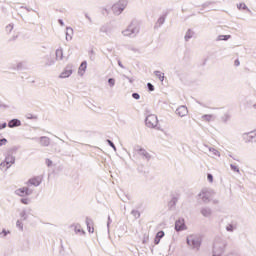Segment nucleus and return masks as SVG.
Instances as JSON below:
<instances>
[{
    "label": "nucleus",
    "mask_w": 256,
    "mask_h": 256,
    "mask_svg": "<svg viewBox=\"0 0 256 256\" xmlns=\"http://www.w3.org/2000/svg\"><path fill=\"white\" fill-rule=\"evenodd\" d=\"M208 149V156L211 157V159H219L221 157V152L217 148L213 147H207Z\"/></svg>",
    "instance_id": "1a4fd4ad"
},
{
    "label": "nucleus",
    "mask_w": 256,
    "mask_h": 256,
    "mask_svg": "<svg viewBox=\"0 0 256 256\" xmlns=\"http://www.w3.org/2000/svg\"><path fill=\"white\" fill-rule=\"evenodd\" d=\"M5 127H7V123L4 122V123L0 124V130L5 129Z\"/></svg>",
    "instance_id": "37998d69"
},
{
    "label": "nucleus",
    "mask_w": 256,
    "mask_h": 256,
    "mask_svg": "<svg viewBox=\"0 0 256 256\" xmlns=\"http://www.w3.org/2000/svg\"><path fill=\"white\" fill-rule=\"evenodd\" d=\"M70 75H73V64H68L58 77L59 79H69Z\"/></svg>",
    "instance_id": "0eeeda50"
},
{
    "label": "nucleus",
    "mask_w": 256,
    "mask_h": 256,
    "mask_svg": "<svg viewBox=\"0 0 256 256\" xmlns=\"http://www.w3.org/2000/svg\"><path fill=\"white\" fill-rule=\"evenodd\" d=\"M186 243L191 249H199L201 247V238L196 234H190L186 238Z\"/></svg>",
    "instance_id": "f03ea898"
},
{
    "label": "nucleus",
    "mask_w": 256,
    "mask_h": 256,
    "mask_svg": "<svg viewBox=\"0 0 256 256\" xmlns=\"http://www.w3.org/2000/svg\"><path fill=\"white\" fill-rule=\"evenodd\" d=\"M111 223V217H108V225Z\"/></svg>",
    "instance_id": "8fccbe9b"
},
{
    "label": "nucleus",
    "mask_w": 256,
    "mask_h": 256,
    "mask_svg": "<svg viewBox=\"0 0 256 256\" xmlns=\"http://www.w3.org/2000/svg\"><path fill=\"white\" fill-rule=\"evenodd\" d=\"M115 83H116V81H115L114 78H109V79H108V85H109V87H110L111 89H113V87H115Z\"/></svg>",
    "instance_id": "c756f323"
},
{
    "label": "nucleus",
    "mask_w": 256,
    "mask_h": 256,
    "mask_svg": "<svg viewBox=\"0 0 256 256\" xmlns=\"http://www.w3.org/2000/svg\"><path fill=\"white\" fill-rule=\"evenodd\" d=\"M87 71V61H84L80 64L79 68H78V75L80 77H83V75H85V72Z\"/></svg>",
    "instance_id": "2eb2a0df"
},
{
    "label": "nucleus",
    "mask_w": 256,
    "mask_h": 256,
    "mask_svg": "<svg viewBox=\"0 0 256 256\" xmlns=\"http://www.w3.org/2000/svg\"><path fill=\"white\" fill-rule=\"evenodd\" d=\"M193 35H195L193 30H188L184 36L185 41H189V39H193Z\"/></svg>",
    "instance_id": "b1692460"
},
{
    "label": "nucleus",
    "mask_w": 256,
    "mask_h": 256,
    "mask_svg": "<svg viewBox=\"0 0 256 256\" xmlns=\"http://www.w3.org/2000/svg\"><path fill=\"white\" fill-rule=\"evenodd\" d=\"M16 195H18L19 197H27L29 195H31V193H33L31 190H29V188L27 187H22L19 188L15 191Z\"/></svg>",
    "instance_id": "9b49d317"
},
{
    "label": "nucleus",
    "mask_w": 256,
    "mask_h": 256,
    "mask_svg": "<svg viewBox=\"0 0 256 256\" xmlns=\"http://www.w3.org/2000/svg\"><path fill=\"white\" fill-rule=\"evenodd\" d=\"M3 145H7V139L5 138L0 139V147H3Z\"/></svg>",
    "instance_id": "c9c22d12"
},
{
    "label": "nucleus",
    "mask_w": 256,
    "mask_h": 256,
    "mask_svg": "<svg viewBox=\"0 0 256 256\" xmlns=\"http://www.w3.org/2000/svg\"><path fill=\"white\" fill-rule=\"evenodd\" d=\"M146 126L150 129H155L157 125H159V119L157 118V115L150 114L146 117Z\"/></svg>",
    "instance_id": "423d86ee"
},
{
    "label": "nucleus",
    "mask_w": 256,
    "mask_h": 256,
    "mask_svg": "<svg viewBox=\"0 0 256 256\" xmlns=\"http://www.w3.org/2000/svg\"><path fill=\"white\" fill-rule=\"evenodd\" d=\"M231 39V35H219L217 37V41H229Z\"/></svg>",
    "instance_id": "393cba45"
},
{
    "label": "nucleus",
    "mask_w": 256,
    "mask_h": 256,
    "mask_svg": "<svg viewBox=\"0 0 256 256\" xmlns=\"http://www.w3.org/2000/svg\"><path fill=\"white\" fill-rule=\"evenodd\" d=\"M14 27L15 26L13 25V23L6 25V27H5L6 33H11V31H13Z\"/></svg>",
    "instance_id": "c85d7f7f"
},
{
    "label": "nucleus",
    "mask_w": 256,
    "mask_h": 256,
    "mask_svg": "<svg viewBox=\"0 0 256 256\" xmlns=\"http://www.w3.org/2000/svg\"><path fill=\"white\" fill-rule=\"evenodd\" d=\"M237 8L240 9V10H241V9H244V10L246 9L247 11H251V10H249V8L247 7V5H245V3H240V4H238V5H237Z\"/></svg>",
    "instance_id": "2f4dec72"
},
{
    "label": "nucleus",
    "mask_w": 256,
    "mask_h": 256,
    "mask_svg": "<svg viewBox=\"0 0 256 256\" xmlns=\"http://www.w3.org/2000/svg\"><path fill=\"white\" fill-rule=\"evenodd\" d=\"M158 23H159V25H163V23H165V16H161V17L158 19Z\"/></svg>",
    "instance_id": "f704fd0d"
},
{
    "label": "nucleus",
    "mask_w": 256,
    "mask_h": 256,
    "mask_svg": "<svg viewBox=\"0 0 256 256\" xmlns=\"http://www.w3.org/2000/svg\"><path fill=\"white\" fill-rule=\"evenodd\" d=\"M186 229H187V225H185V219L180 218L175 222L176 231H185Z\"/></svg>",
    "instance_id": "f8f14e48"
},
{
    "label": "nucleus",
    "mask_w": 256,
    "mask_h": 256,
    "mask_svg": "<svg viewBox=\"0 0 256 256\" xmlns=\"http://www.w3.org/2000/svg\"><path fill=\"white\" fill-rule=\"evenodd\" d=\"M132 97H133V99H136V100L141 99V96L139 95V93H133Z\"/></svg>",
    "instance_id": "4c0bfd02"
},
{
    "label": "nucleus",
    "mask_w": 256,
    "mask_h": 256,
    "mask_svg": "<svg viewBox=\"0 0 256 256\" xmlns=\"http://www.w3.org/2000/svg\"><path fill=\"white\" fill-rule=\"evenodd\" d=\"M55 63V61H51L50 63H48V65H53Z\"/></svg>",
    "instance_id": "09e8293b"
},
{
    "label": "nucleus",
    "mask_w": 256,
    "mask_h": 256,
    "mask_svg": "<svg viewBox=\"0 0 256 256\" xmlns=\"http://www.w3.org/2000/svg\"><path fill=\"white\" fill-rule=\"evenodd\" d=\"M226 231H229L230 233H233L235 231V225L233 224H228L226 226Z\"/></svg>",
    "instance_id": "7c9ffc66"
},
{
    "label": "nucleus",
    "mask_w": 256,
    "mask_h": 256,
    "mask_svg": "<svg viewBox=\"0 0 256 256\" xmlns=\"http://www.w3.org/2000/svg\"><path fill=\"white\" fill-rule=\"evenodd\" d=\"M242 139L245 143H251V141H256V131L244 133Z\"/></svg>",
    "instance_id": "9d476101"
},
{
    "label": "nucleus",
    "mask_w": 256,
    "mask_h": 256,
    "mask_svg": "<svg viewBox=\"0 0 256 256\" xmlns=\"http://www.w3.org/2000/svg\"><path fill=\"white\" fill-rule=\"evenodd\" d=\"M19 217H20V219H18L16 221V227L20 231H25L23 221H31V219H33L34 216H33V214H31V212L29 210L23 209L19 213Z\"/></svg>",
    "instance_id": "f257e3e1"
},
{
    "label": "nucleus",
    "mask_w": 256,
    "mask_h": 256,
    "mask_svg": "<svg viewBox=\"0 0 256 256\" xmlns=\"http://www.w3.org/2000/svg\"><path fill=\"white\" fill-rule=\"evenodd\" d=\"M234 65H235L236 67H239V66L241 65V63L239 62V60H235V61H234Z\"/></svg>",
    "instance_id": "c03bdc74"
},
{
    "label": "nucleus",
    "mask_w": 256,
    "mask_h": 256,
    "mask_svg": "<svg viewBox=\"0 0 256 256\" xmlns=\"http://www.w3.org/2000/svg\"><path fill=\"white\" fill-rule=\"evenodd\" d=\"M188 114L189 110L187 109V106H180L176 109V115H178V117H186Z\"/></svg>",
    "instance_id": "ddd939ff"
},
{
    "label": "nucleus",
    "mask_w": 256,
    "mask_h": 256,
    "mask_svg": "<svg viewBox=\"0 0 256 256\" xmlns=\"http://www.w3.org/2000/svg\"><path fill=\"white\" fill-rule=\"evenodd\" d=\"M73 39V28L67 27L66 28V40L69 41Z\"/></svg>",
    "instance_id": "412c9836"
},
{
    "label": "nucleus",
    "mask_w": 256,
    "mask_h": 256,
    "mask_svg": "<svg viewBox=\"0 0 256 256\" xmlns=\"http://www.w3.org/2000/svg\"><path fill=\"white\" fill-rule=\"evenodd\" d=\"M199 199H201V201L207 202L208 199H210L211 197V192L207 191V190H202L199 195H198Z\"/></svg>",
    "instance_id": "4468645a"
},
{
    "label": "nucleus",
    "mask_w": 256,
    "mask_h": 256,
    "mask_svg": "<svg viewBox=\"0 0 256 256\" xmlns=\"http://www.w3.org/2000/svg\"><path fill=\"white\" fill-rule=\"evenodd\" d=\"M89 233H93L94 229L88 226Z\"/></svg>",
    "instance_id": "de8ad7c7"
},
{
    "label": "nucleus",
    "mask_w": 256,
    "mask_h": 256,
    "mask_svg": "<svg viewBox=\"0 0 256 256\" xmlns=\"http://www.w3.org/2000/svg\"><path fill=\"white\" fill-rule=\"evenodd\" d=\"M207 179H208L209 183H213V175L212 174H208Z\"/></svg>",
    "instance_id": "a19ab883"
},
{
    "label": "nucleus",
    "mask_w": 256,
    "mask_h": 256,
    "mask_svg": "<svg viewBox=\"0 0 256 256\" xmlns=\"http://www.w3.org/2000/svg\"><path fill=\"white\" fill-rule=\"evenodd\" d=\"M119 67H121V69H125V66H123V64L121 63V61L118 62Z\"/></svg>",
    "instance_id": "a18cd8bd"
},
{
    "label": "nucleus",
    "mask_w": 256,
    "mask_h": 256,
    "mask_svg": "<svg viewBox=\"0 0 256 256\" xmlns=\"http://www.w3.org/2000/svg\"><path fill=\"white\" fill-rule=\"evenodd\" d=\"M139 33V24L137 22H132L125 30L122 31L124 37H132V35H137Z\"/></svg>",
    "instance_id": "7ed1b4c3"
},
{
    "label": "nucleus",
    "mask_w": 256,
    "mask_h": 256,
    "mask_svg": "<svg viewBox=\"0 0 256 256\" xmlns=\"http://www.w3.org/2000/svg\"><path fill=\"white\" fill-rule=\"evenodd\" d=\"M58 22H59V24H60L62 27L65 26V23L63 22V20H59Z\"/></svg>",
    "instance_id": "49530a36"
},
{
    "label": "nucleus",
    "mask_w": 256,
    "mask_h": 256,
    "mask_svg": "<svg viewBox=\"0 0 256 256\" xmlns=\"http://www.w3.org/2000/svg\"><path fill=\"white\" fill-rule=\"evenodd\" d=\"M49 143H50L49 138H47V137H45V136L40 138V144H41L43 147H48Z\"/></svg>",
    "instance_id": "5701e85b"
},
{
    "label": "nucleus",
    "mask_w": 256,
    "mask_h": 256,
    "mask_svg": "<svg viewBox=\"0 0 256 256\" xmlns=\"http://www.w3.org/2000/svg\"><path fill=\"white\" fill-rule=\"evenodd\" d=\"M231 116L229 115V114H225L224 115V117H222V121H229V118H230Z\"/></svg>",
    "instance_id": "ea45409f"
},
{
    "label": "nucleus",
    "mask_w": 256,
    "mask_h": 256,
    "mask_svg": "<svg viewBox=\"0 0 256 256\" xmlns=\"http://www.w3.org/2000/svg\"><path fill=\"white\" fill-rule=\"evenodd\" d=\"M30 185H33L34 187H39L41 185V178H32L29 180Z\"/></svg>",
    "instance_id": "a211bd4d"
},
{
    "label": "nucleus",
    "mask_w": 256,
    "mask_h": 256,
    "mask_svg": "<svg viewBox=\"0 0 256 256\" xmlns=\"http://www.w3.org/2000/svg\"><path fill=\"white\" fill-rule=\"evenodd\" d=\"M128 0H119L112 6V11L114 15H121L123 11H125V8L127 7Z\"/></svg>",
    "instance_id": "20e7f679"
},
{
    "label": "nucleus",
    "mask_w": 256,
    "mask_h": 256,
    "mask_svg": "<svg viewBox=\"0 0 256 256\" xmlns=\"http://www.w3.org/2000/svg\"><path fill=\"white\" fill-rule=\"evenodd\" d=\"M10 233H11V231L3 229L0 232V239H5V237H7V235H9Z\"/></svg>",
    "instance_id": "cd10ccee"
},
{
    "label": "nucleus",
    "mask_w": 256,
    "mask_h": 256,
    "mask_svg": "<svg viewBox=\"0 0 256 256\" xmlns=\"http://www.w3.org/2000/svg\"><path fill=\"white\" fill-rule=\"evenodd\" d=\"M135 151L140 157H142V159H145L146 161L151 159V154H149V152H147V150L144 148L137 146Z\"/></svg>",
    "instance_id": "6e6552de"
},
{
    "label": "nucleus",
    "mask_w": 256,
    "mask_h": 256,
    "mask_svg": "<svg viewBox=\"0 0 256 256\" xmlns=\"http://www.w3.org/2000/svg\"><path fill=\"white\" fill-rule=\"evenodd\" d=\"M164 237H165V232L159 231V232L156 234V237H155V239H154L155 245H159V243L161 242V239H163Z\"/></svg>",
    "instance_id": "dca6fc26"
},
{
    "label": "nucleus",
    "mask_w": 256,
    "mask_h": 256,
    "mask_svg": "<svg viewBox=\"0 0 256 256\" xmlns=\"http://www.w3.org/2000/svg\"><path fill=\"white\" fill-rule=\"evenodd\" d=\"M154 75H155V77H157L159 79V81H161V83H163V81H165V73H163L161 71H154Z\"/></svg>",
    "instance_id": "aec40b11"
},
{
    "label": "nucleus",
    "mask_w": 256,
    "mask_h": 256,
    "mask_svg": "<svg viewBox=\"0 0 256 256\" xmlns=\"http://www.w3.org/2000/svg\"><path fill=\"white\" fill-rule=\"evenodd\" d=\"M14 164H15V156L8 154L5 157V160L1 162L0 169L1 171H7V169H9L11 165H14Z\"/></svg>",
    "instance_id": "39448f33"
},
{
    "label": "nucleus",
    "mask_w": 256,
    "mask_h": 256,
    "mask_svg": "<svg viewBox=\"0 0 256 256\" xmlns=\"http://www.w3.org/2000/svg\"><path fill=\"white\" fill-rule=\"evenodd\" d=\"M230 169H231L232 171H235L236 173H239V172H240L239 167H238L237 165H235V164H231V165H230Z\"/></svg>",
    "instance_id": "473e14b6"
},
{
    "label": "nucleus",
    "mask_w": 256,
    "mask_h": 256,
    "mask_svg": "<svg viewBox=\"0 0 256 256\" xmlns=\"http://www.w3.org/2000/svg\"><path fill=\"white\" fill-rule=\"evenodd\" d=\"M74 231L76 233V235H85V231L81 229V225L76 224L74 226Z\"/></svg>",
    "instance_id": "4be33fe9"
},
{
    "label": "nucleus",
    "mask_w": 256,
    "mask_h": 256,
    "mask_svg": "<svg viewBox=\"0 0 256 256\" xmlns=\"http://www.w3.org/2000/svg\"><path fill=\"white\" fill-rule=\"evenodd\" d=\"M147 87H148L149 91H155V86H153V84L148 83Z\"/></svg>",
    "instance_id": "e433bc0d"
},
{
    "label": "nucleus",
    "mask_w": 256,
    "mask_h": 256,
    "mask_svg": "<svg viewBox=\"0 0 256 256\" xmlns=\"http://www.w3.org/2000/svg\"><path fill=\"white\" fill-rule=\"evenodd\" d=\"M202 119H203L204 121H213V120H215V116H213V115H211V114H206V115H203V116H202Z\"/></svg>",
    "instance_id": "bb28decb"
},
{
    "label": "nucleus",
    "mask_w": 256,
    "mask_h": 256,
    "mask_svg": "<svg viewBox=\"0 0 256 256\" xmlns=\"http://www.w3.org/2000/svg\"><path fill=\"white\" fill-rule=\"evenodd\" d=\"M21 203H23V205H29V200L27 198H22Z\"/></svg>",
    "instance_id": "58836bf2"
},
{
    "label": "nucleus",
    "mask_w": 256,
    "mask_h": 256,
    "mask_svg": "<svg viewBox=\"0 0 256 256\" xmlns=\"http://www.w3.org/2000/svg\"><path fill=\"white\" fill-rule=\"evenodd\" d=\"M8 127H10V129H13V127H21V121L17 119H12L8 123Z\"/></svg>",
    "instance_id": "f3484780"
},
{
    "label": "nucleus",
    "mask_w": 256,
    "mask_h": 256,
    "mask_svg": "<svg viewBox=\"0 0 256 256\" xmlns=\"http://www.w3.org/2000/svg\"><path fill=\"white\" fill-rule=\"evenodd\" d=\"M56 59L63 60V49L59 48L56 50Z\"/></svg>",
    "instance_id": "a878e982"
},
{
    "label": "nucleus",
    "mask_w": 256,
    "mask_h": 256,
    "mask_svg": "<svg viewBox=\"0 0 256 256\" xmlns=\"http://www.w3.org/2000/svg\"><path fill=\"white\" fill-rule=\"evenodd\" d=\"M128 80H129L130 83H133V80H131L130 78H128Z\"/></svg>",
    "instance_id": "3c124183"
},
{
    "label": "nucleus",
    "mask_w": 256,
    "mask_h": 256,
    "mask_svg": "<svg viewBox=\"0 0 256 256\" xmlns=\"http://www.w3.org/2000/svg\"><path fill=\"white\" fill-rule=\"evenodd\" d=\"M107 143L110 145V147H112L114 151H117V147H115V144H113L111 140H107Z\"/></svg>",
    "instance_id": "72a5a7b5"
},
{
    "label": "nucleus",
    "mask_w": 256,
    "mask_h": 256,
    "mask_svg": "<svg viewBox=\"0 0 256 256\" xmlns=\"http://www.w3.org/2000/svg\"><path fill=\"white\" fill-rule=\"evenodd\" d=\"M201 214L203 215V217H210L212 214L211 208H208V207L202 208Z\"/></svg>",
    "instance_id": "6ab92c4d"
},
{
    "label": "nucleus",
    "mask_w": 256,
    "mask_h": 256,
    "mask_svg": "<svg viewBox=\"0 0 256 256\" xmlns=\"http://www.w3.org/2000/svg\"><path fill=\"white\" fill-rule=\"evenodd\" d=\"M46 165H47L48 167H51V165H53V162H52L51 160L47 159V160H46Z\"/></svg>",
    "instance_id": "79ce46f5"
}]
</instances>
